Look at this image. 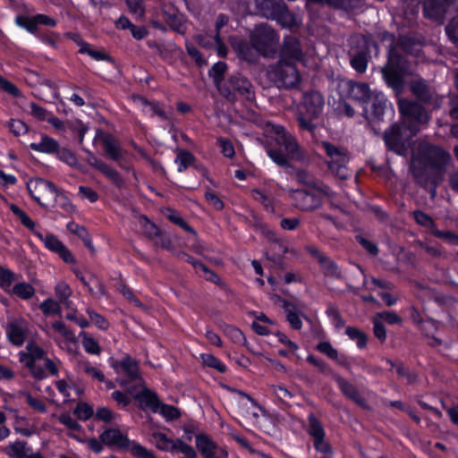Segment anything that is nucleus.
Returning <instances> with one entry per match:
<instances>
[{
	"label": "nucleus",
	"mask_w": 458,
	"mask_h": 458,
	"mask_svg": "<svg viewBox=\"0 0 458 458\" xmlns=\"http://www.w3.org/2000/svg\"><path fill=\"white\" fill-rule=\"evenodd\" d=\"M225 87L232 92L231 98H227L230 100L234 98V93L240 94L248 100H252L254 98L251 83L245 77L240 74L232 76L228 81V85H225Z\"/></svg>",
	"instance_id": "21"
},
{
	"label": "nucleus",
	"mask_w": 458,
	"mask_h": 458,
	"mask_svg": "<svg viewBox=\"0 0 458 458\" xmlns=\"http://www.w3.org/2000/svg\"><path fill=\"white\" fill-rule=\"evenodd\" d=\"M411 92L421 101L429 103L432 99V94L426 82L422 80H417L411 84Z\"/></svg>",
	"instance_id": "36"
},
{
	"label": "nucleus",
	"mask_w": 458,
	"mask_h": 458,
	"mask_svg": "<svg viewBox=\"0 0 458 458\" xmlns=\"http://www.w3.org/2000/svg\"><path fill=\"white\" fill-rule=\"evenodd\" d=\"M314 188L318 191V194L308 191H291V197L298 208L303 211L313 210L321 205L323 195H329V189L325 185L314 184Z\"/></svg>",
	"instance_id": "9"
},
{
	"label": "nucleus",
	"mask_w": 458,
	"mask_h": 458,
	"mask_svg": "<svg viewBox=\"0 0 458 458\" xmlns=\"http://www.w3.org/2000/svg\"><path fill=\"white\" fill-rule=\"evenodd\" d=\"M46 356V351L34 340L27 343L24 350L18 352L19 361L30 371L36 379H44L47 372L38 364L40 360Z\"/></svg>",
	"instance_id": "5"
},
{
	"label": "nucleus",
	"mask_w": 458,
	"mask_h": 458,
	"mask_svg": "<svg viewBox=\"0 0 458 458\" xmlns=\"http://www.w3.org/2000/svg\"><path fill=\"white\" fill-rule=\"evenodd\" d=\"M321 147L328 157L327 165L332 174L341 180L348 179L352 173L347 167L349 156L346 149L337 148L327 141L322 142Z\"/></svg>",
	"instance_id": "7"
},
{
	"label": "nucleus",
	"mask_w": 458,
	"mask_h": 458,
	"mask_svg": "<svg viewBox=\"0 0 458 458\" xmlns=\"http://www.w3.org/2000/svg\"><path fill=\"white\" fill-rule=\"evenodd\" d=\"M15 23L25 30H27L30 33H35L37 30V22L35 21V16L27 17L24 15H17L15 17Z\"/></svg>",
	"instance_id": "55"
},
{
	"label": "nucleus",
	"mask_w": 458,
	"mask_h": 458,
	"mask_svg": "<svg viewBox=\"0 0 458 458\" xmlns=\"http://www.w3.org/2000/svg\"><path fill=\"white\" fill-rule=\"evenodd\" d=\"M301 57L302 53L300 42L295 38H286L284 42L280 59L293 63V61H301Z\"/></svg>",
	"instance_id": "25"
},
{
	"label": "nucleus",
	"mask_w": 458,
	"mask_h": 458,
	"mask_svg": "<svg viewBox=\"0 0 458 458\" xmlns=\"http://www.w3.org/2000/svg\"><path fill=\"white\" fill-rule=\"evenodd\" d=\"M98 141L102 143L105 152L110 159L119 161L122 158L123 153L120 145L111 134L97 130L93 144Z\"/></svg>",
	"instance_id": "19"
},
{
	"label": "nucleus",
	"mask_w": 458,
	"mask_h": 458,
	"mask_svg": "<svg viewBox=\"0 0 458 458\" xmlns=\"http://www.w3.org/2000/svg\"><path fill=\"white\" fill-rule=\"evenodd\" d=\"M267 131L271 134V140L279 147V148L274 147L272 142L266 146L267 154L275 164L279 166H289V158L294 160L302 158L296 139L283 126L269 123L267 125Z\"/></svg>",
	"instance_id": "2"
},
{
	"label": "nucleus",
	"mask_w": 458,
	"mask_h": 458,
	"mask_svg": "<svg viewBox=\"0 0 458 458\" xmlns=\"http://www.w3.org/2000/svg\"><path fill=\"white\" fill-rule=\"evenodd\" d=\"M317 350L324 354H326L328 358L336 360L338 362H343L339 358L338 352L335 348L332 346L329 342H321L318 344Z\"/></svg>",
	"instance_id": "59"
},
{
	"label": "nucleus",
	"mask_w": 458,
	"mask_h": 458,
	"mask_svg": "<svg viewBox=\"0 0 458 458\" xmlns=\"http://www.w3.org/2000/svg\"><path fill=\"white\" fill-rule=\"evenodd\" d=\"M384 140L388 149L398 155H403L405 152V142L402 133V128L399 124H393L385 131Z\"/></svg>",
	"instance_id": "20"
},
{
	"label": "nucleus",
	"mask_w": 458,
	"mask_h": 458,
	"mask_svg": "<svg viewBox=\"0 0 458 458\" xmlns=\"http://www.w3.org/2000/svg\"><path fill=\"white\" fill-rule=\"evenodd\" d=\"M345 334L352 341H356V344L360 349L364 348L367 345V335L360 329L354 327H347Z\"/></svg>",
	"instance_id": "49"
},
{
	"label": "nucleus",
	"mask_w": 458,
	"mask_h": 458,
	"mask_svg": "<svg viewBox=\"0 0 458 458\" xmlns=\"http://www.w3.org/2000/svg\"><path fill=\"white\" fill-rule=\"evenodd\" d=\"M424 15L437 21H442L445 8L436 0H427L424 4Z\"/></svg>",
	"instance_id": "35"
},
{
	"label": "nucleus",
	"mask_w": 458,
	"mask_h": 458,
	"mask_svg": "<svg viewBox=\"0 0 458 458\" xmlns=\"http://www.w3.org/2000/svg\"><path fill=\"white\" fill-rule=\"evenodd\" d=\"M47 334L61 349L68 352H75L77 345L76 337L64 322L55 321L52 323Z\"/></svg>",
	"instance_id": "12"
},
{
	"label": "nucleus",
	"mask_w": 458,
	"mask_h": 458,
	"mask_svg": "<svg viewBox=\"0 0 458 458\" xmlns=\"http://www.w3.org/2000/svg\"><path fill=\"white\" fill-rule=\"evenodd\" d=\"M44 315H56L61 312L60 302L52 298H47L40 303L39 306Z\"/></svg>",
	"instance_id": "50"
},
{
	"label": "nucleus",
	"mask_w": 458,
	"mask_h": 458,
	"mask_svg": "<svg viewBox=\"0 0 458 458\" xmlns=\"http://www.w3.org/2000/svg\"><path fill=\"white\" fill-rule=\"evenodd\" d=\"M283 0H254L256 13L267 18L273 19L276 12L283 7Z\"/></svg>",
	"instance_id": "26"
},
{
	"label": "nucleus",
	"mask_w": 458,
	"mask_h": 458,
	"mask_svg": "<svg viewBox=\"0 0 458 458\" xmlns=\"http://www.w3.org/2000/svg\"><path fill=\"white\" fill-rule=\"evenodd\" d=\"M252 198L262 204L267 211H275V199L267 190L254 189L251 191Z\"/></svg>",
	"instance_id": "34"
},
{
	"label": "nucleus",
	"mask_w": 458,
	"mask_h": 458,
	"mask_svg": "<svg viewBox=\"0 0 458 458\" xmlns=\"http://www.w3.org/2000/svg\"><path fill=\"white\" fill-rule=\"evenodd\" d=\"M413 217H414L415 221L417 222V224H419L422 226L430 228L431 231L433 229H435V227H436L435 223H434L433 219L431 218V216H429L428 214H426L420 210H415L413 212Z\"/></svg>",
	"instance_id": "63"
},
{
	"label": "nucleus",
	"mask_w": 458,
	"mask_h": 458,
	"mask_svg": "<svg viewBox=\"0 0 458 458\" xmlns=\"http://www.w3.org/2000/svg\"><path fill=\"white\" fill-rule=\"evenodd\" d=\"M137 398L141 403H144L146 407L150 409L153 412H157V408H158V405L161 402L154 392L150 391L149 389L143 388L141 393L137 394Z\"/></svg>",
	"instance_id": "39"
},
{
	"label": "nucleus",
	"mask_w": 458,
	"mask_h": 458,
	"mask_svg": "<svg viewBox=\"0 0 458 458\" xmlns=\"http://www.w3.org/2000/svg\"><path fill=\"white\" fill-rule=\"evenodd\" d=\"M387 99L382 92L375 91L371 95L369 103L362 108V114L369 122L381 121L386 107Z\"/></svg>",
	"instance_id": "13"
},
{
	"label": "nucleus",
	"mask_w": 458,
	"mask_h": 458,
	"mask_svg": "<svg viewBox=\"0 0 458 458\" xmlns=\"http://www.w3.org/2000/svg\"><path fill=\"white\" fill-rule=\"evenodd\" d=\"M138 225L140 226V232L144 233L147 237L153 239L158 235V228L152 222H150L145 216H139Z\"/></svg>",
	"instance_id": "43"
},
{
	"label": "nucleus",
	"mask_w": 458,
	"mask_h": 458,
	"mask_svg": "<svg viewBox=\"0 0 458 458\" xmlns=\"http://www.w3.org/2000/svg\"><path fill=\"white\" fill-rule=\"evenodd\" d=\"M303 114H300L298 120L300 126L307 131H313L314 124L312 120L318 117L324 107V98L318 91L307 92L302 99Z\"/></svg>",
	"instance_id": "8"
},
{
	"label": "nucleus",
	"mask_w": 458,
	"mask_h": 458,
	"mask_svg": "<svg viewBox=\"0 0 458 458\" xmlns=\"http://www.w3.org/2000/svg\"><path fill=\"white\" fill-rule=\"evenodd\" d=\"M195 445L203 458H227L225 449L216 444L208 436L199 434L195 437Z\"/></svg>",
	"instance_id": "15"
},
{
	"label": "nucleus",
	"mask_w": 458,
	"mask_h": 458,
	"mask_svg": "<svg viewBox=\"0 0 458 458\" xmlns=\"http://www.w3.org/2000/svg\"><path fill=\"white\" fill-rule=\"evenodd\" d=\"M226 70V64L224 62H217L216 63L209 73L213 77L214 81L220 91V93L225 96V98H231L232 92L229 89L225 87V84L224 85L222 83L224 73Z\"/></svg>",
	"instance_id": "28"
},
{
	"label": "nucleus",
	"mask_w": 458,
	"mask_h": 458,
	"mask_svg": "<svg viewBox=\"0 0 458 458\" xmlns=\"http://www.w3.org/2000/svg\"><path fill=\"white\" fill-rule=\"evenodd\" d=\"M30 334V323L21 317L11 318L5 326L6 338L14 346H21Z\"/></svg>",
	"instance_id": "11"
},
{
	"label": "nucleus",
	"mask_w": 458,
	"mask_h": 458,
	"mask_svg": "<svg viewBox=\"0 0 458 458\" xmlns=\"http://www.w3.org/2000/svg\"><path fill=\"white\" fill-rule=\"evenodd\" d=\"M86 313L89 315L91 322L99 329L105 330L108 328L109 323L102 315L98 314L91 308H87Z\"/></svg>",
	"instance_id": "60"
},
{
	"label": "nucleus",
	"mask_w": 458,
	"mask_h": 458,
	"mask_svg": "<svg viewBox=\"0 0 458 458\" xmlns=\"http://www.w3.org/2000/svg\"><path fill=\"white\" fill-rule=\"evenodd\" d=\"M30 148L37 152L45 154H55L58 150L59 143L47 135H42L39 142H32Z\"/></svg>",
	"instance_id": "29"
},
{
	"label": "nucleus",
	"mask_w": 458,
	"mask_h": 458,
	"mask_svg": "<svg viewBox=\"0 0 458 458\" xmlns=\"http://www.w3.org/2000/svg\"><path fill=\"white\" fill-rule=\"evenodd\" d=\"M55 155L59 160L67 164L70 166L75 167L78 165V159L76 156L68 148H58V150L55 152Z\"/></svg>",
	"instance_id": "52"
},
{
	"label": "nucleus",
	"mask_w": 458,
	"mask_h": 458,
	"mask_svg": "<svg viewBox=\"0 0 458 458\" xmlns=\"http://www.w3.org/2000/svg\"><path fill=\"white\" fill-rule=\"evenodd\" d=\"M397 105L403 117L411 119L421 124L428 122L429 115L428 112L419 103L405 98H400Z\"/></svg>",
	"instance_id": "14"
},
{
	"label": "nucleus",
	"mask_w": 458,
	"mask_h": 458,
	"mask_svg": "<svg viewBox=\"0 0 458 458\" xmlns=\"http://www.w3.org/2000/svg\"><path fill=\"white\" fill-rule=\"evenodd\" d=\"M55 294L58 301H66L72 295V290L65 281L60 280L55 285Z\"/></svg>",
	"instance_id": "47"
},
{
	"label": "nucleus",
	"mask_w": 458,
	"mask_h": 458,
	"mask_svg": "<svg viewBox=\"0 0 458 458\" xmlns=\"http://www.w3.org/2000/svg\"><path fill=\"white\" fill-rule=\"evenodd\" d=\"M10 293L16 295L22 300H29L34 295L35 289L30 284L26 282H21L15 284L11 288Z\"/></svg>",
	"instance_id": "41"
},
{
	"label": "nucleus",
	"mask_w": 458,
	"mask_h": 458,
	"mask_svg": "<svg viewBox=\"0 0 458 458\" xmlns=\"http://www.w3.org/2000/svg\"><path fill=\"white\" fill-rule=\"evenodd\" d=\"M309 420V433L312 438H325V430L321 422L313 415L310 414L308 417Z\"/></svg>",
	"instance_id": "44"
},
{
	"label": "nucleus",
	"mask_w": 458,
	"mask_h": 458,
	"mask_svg": "<svg viewBox=\"0 0 458 458\" xmlns=\"http://www.w3.org/2000/svg\"><path fill=\"white\" fill-rule=\"evenodd\" d=\"M66 228L69 232H71L73 234H76L80 239H81L83 243L85 244V246L88 249H89L90 250H93V244H92L91 237L85 227H83L74 222H69L66 225Z\"/></svg>",
	"instance_id": "38"
},
{
	"label": "nucleus",
	"mask_w": 458,
	"mask_h": 458,
	"mask_svg": "<svg viewBox=\"0 0 458 458\" xmlns=\"http://www.w3.org/2000/svg\"><path fill=\"white\" fill-rule=\"evenodd\" d=\"M166 216L169 220L175 225H179L187 232H191L193 234H196V232L192 229V227H191L176 211L168 209Z\"/></svg>",
	"instance_id": "62"
},
{
	"label": "nucleus",
	"mask_w": 458,
	"mask_h": 458,
	"mask_svg": "<svg viewBox=\"0 0 458 458\" xmlns=\"http://www.w3.org/2000/svg\"><path fill=\"white\" fill-rule=\"evenodd\" d=\"M157 410V413H159L167 421L177 420L181 416V412L177 408L173 405L163 403L162 402L159 403Z\"/></svg>",
	"instance_id": "46"
},
{
	"label": "nucleus",
	"mask_w": 458,
	"mask_h": 458,
	"mask_svg": "<svg viewBox=\"0 0 458 458\" xmlns=\"http://www.w3.org/2000/svg\"><path fill=\"white\" fill-rule=\"evenodd\" d=\"M311 253L320 264L326 276L333 278L341 277V271L333 260H331L318 250H312Z\"/></svg>",
	"instance_id": "27"
},
{
	"label": "nucleus",
	"mask_w": 458,
	"mask_h": 458,
	"mask_svg": "<svg viewBox=\"0 0 458 458\" xmlns=\"http://www.w3.org/2000/svg\"><path fill=\"white\" fill-rule=\"evenodd\" d=\"M199 358L204 366L212 368L221 373L226 370V366L211 353H201Z\"/></svg>",
	"instance_id": "45"
},
{
	"label": "nucleus",
	"mask_w": 458,
	"mask_h": 458,
	"mask_svg": "<svg viewBox=\"0 0 458 458\" xmlns=\"http://www.w3.org/2000/svg\"><path fill=\"white\" fill-rule=\"evenodd\" d=\"M10 209L15 215L21 224L37 236L48 250L56 253L67 264L75 263L72 253L67 247L53 233L44 235L37 227L36 223L30 216L15 204L10 205Z\"/></svg>",
	"instance_id": "4"
},
{
	"label": "nucleus",
	"mask_w": 458,
	"mask_h": 458,
	"mask_svg": "<svg viewBox=\"0 0 458 458\" xmlns=\"http://www.w3.org/2000/svg\"><path fill=\"white\" fill-rule=\"evenodd\" d=\"M195 39L199 45H201L204 47H210L214 46L219 56H224L226 55V47L223 43L221 37L218 35L209 37L208 39H206V37L202 35H198L196 36Z\"/></svg>",
	"instance_id": "32"
},
{
	"label": "nucleus",
	"mask_w": 458,
	"mask_h": 458,
	"mask_svg": "<svg viewBox=\"0 0 458 458\" xmlns=\"http://www.w3.org/2000/svg\"><path fill=\"white\" fill-rule=\"evenodd\" d=\"M99 439L106 445L122 450L129 451L132 445V441L118 428H106L100 434Z\"/></svg>",
	"instance_id": "16"
},
{
	"label": "nucleus",
	"mask_w": 458,
	"mask_h": 458,
	"mask_svg": "<svg viewBox=\"0 0 458 458\" xmlns=\"http://www.w3.org/2000/svg\"><path fill=\"white\" fill-rule=\"evenodd\" d=\"M151 441L157 449L172 454L177 453L181 449V445L186 444L180 438L173 439L160 431L151 434Z\"/></svg>",
	"instance_id": "22"
},
{
	"label": "nucleus",
	"mask_w": 458,
	"mask_h": 458,
	"mask_svg": "<svg viewBox=\"0 0 458 458\" xmlns=\"http://www.w3.org/2000/svg\"><path fill=\"white\" fill-rule=\"evenodd\" d=\"M450 160L448 152L426 141H420L412 153L411 170L413 177L424 188H430L432 198L444 179Z\"/></svg>",
	"instance_id": "1"
},
{
	"label": "nucleus",
	"mask_w": 458,
	"mask_h": 458,
	"mask_svg": "<svg viewBox=\"0 0 458 458\" xmlns=\"http://www.w3.org/2000/svg\"><path fill=\"white\" fill-rule=\"evenodd\" d=\"M17 276L8 268L0 266V287L7 293H11L12 284Z\"/></svg>",
	"instance_id": "42"
},
{
	"label": "nucleus",
	"mask_w": 458,
	"mask_h": 458,
	"mask_svg": "<svg viewBox=\"0 0 458 458\" xmlns=\"http://www.w3.org/2000/svg\"><path fill=\"white\" fill-rule=\"evenodd\" d=\"M267 74L277 87L291 89L298 86L301 82V75L295 65L292 62L281 59L276 64L267 68Z\"/></svg>",
	"instance_id": "6"
},
{
	"label": "nucleus",
	"mask_w": 458,
	"mask_h": 458,
	"mask_svg": "<svg viewBox=\"0 0 458 458\" xmlns=\"http://www.w3.org/2000/svg\"><path fill=\"white\" fill-rule=\"evenodd\" d=\"M111 366L117 375H124L131 381L141 383L139 364L131 357L124 356L121 360L113 361Z\"/></svg>",
	"instance_id": "17"
},
{
	"label": "nucleus",
	"mask_w": 458,
	"mask_h": 458,
	"mask_svg": "<svg viewBox=\"0 0 458 458\" xmlns=\"http://www.w3.org/2000/svg\"><path fill=\"white\" fill-rule=\"evenodd\" d=\"M326 313H327L331 324L335 327H336L337 329H340L344 326V321L342 316L340 315L338 310L335 307H334L332 305L328 306Z\"/></svg>",
	"instance_id": "61"
},
{
	"label": "nucleus",
	"mask_w": 458,
	"mask_h": 458,
	"mask_svg": "<svg viewBox=\"0 0 458 458\" xmlns=\"http://www.w3.org/2000/svg\"><path fill=\"white\" fill-rule=\"evenodd\" d=\"M27 188L30 196L40 206H46L45 201L55 199L58 194L57 188L51 182L42 178L30 180Z\"/></svg>",
	"instance_id": "10"
},
{
	"label": "nucleus",
	"mask_w": 458,
	"mask_h": 458,
	"mask_svg": "<svg viewBox=\"0 0 458 458\" xmlns=\"http://www.w3.org/2000/svg\"><path fill=\"white\" fill-rule=\"evenodd\" d=\"M282 307L291 327L293 329H301L302 327L301 317L303 316V310L305 309L304 303L282 301Z\"/></svg>",
	"instance_id": "23"
},
{
	"label": "nucleus",
	"mask_w": 458,
	"mask_h": 458,
	"mask_svg": "<svg viewBox=\"0 0 458 458\" xmlns=\"http://www.w3.org/2000/svg\"><path fill=\"white\" fill-rule=\"evenodd\" d=\"M98 170L106 175L115 185L119 187L123 185V181L119 173L105 162H103Z\"/></svg>",
	"instance_id": "48"
},
{
	"label": "nucleus",
	"mask_w": 458,
	"mask_h": 458,
	"mask_svg": "<svg viewBox=\"0 0 458 458\" xmlns=\"http://www.w3.org/2000/svg\"><path fill=\"white\" fill-rule=\"evenodd\" d=\"M383 77L389 87L400 92L403 87V78L401 68L395 65L394 57L391 55L388 63L382 69Z\"/></svg>",
	"instance_id": "18"
},
{
	"label": "nucleus",
	"mask_w": 458,
	"mask_h": 458,
	"mask_svg": "<svg viewBox=\"0 0 458 458\" xmlns=\"http://www.w3.org/2000/svg\"><path fill=\"white\" fill-rule=\"evenodd\" d=\"M272 20L276 21L283 27L290 28V29L299 26V24L301 22V21L297 15H295L294 13H290L288 11V9L284 2H283V7L280 8V10L278 12H276V15L273 17Z\"/></svg>",
	"instance_id": "30"
},
{
	"label": "nucleus",
	"mask_w": 458,
	"mask_h": 458,
	"mask_svg": "<svg viewBox=\"0 0 458 458\" xmlns=\"http://www.w3.org/2000/svg\"><path fill=\"white\" fill-rule=\"evenodd\" d=\"M129 451L135 458H157L152 451L135 441H132Z\"/></svg>",
	"instance_id": "56"
},
{
	"label": "nucleus",
	"mask_w": 458,
	"mask_h": 458,
	"mask_svg": "<svg viewBox=\"0 0 458 458\" xmlns=\"http://www.w3.org/2000/svg\"><path fill=\"white\" fill-rule=\"evenodd\" d=\"M191 263L193 265V267L196 269V271L198 273H201L202 276L207 280L211 281V282H213L215 284L220 283V278L218 277V276L216 275L210 269H208L205 265H203V264H201L199 262H195V261H191Z\"/></svg>",
	"instance_id": "58"
},
{
	"label": "nucleus",
	"mask_w": 458,
	"mask_h": 458,
	"mask_svg": "<svg viewBox=\"0 0 458 458\" xmlns=\"http://www.w3.org/2000/svg\"><path fill=\"white\" fill-rule=\"evenodd\" d=\"M348 96L358 101L362 107L369 103L373 92L369 90V87L364 82H354L349 81L346 82Z\"/></svg>",
	"instance_id": "24"
},
{
	"label": "nucleus",
	"mask_w": 458,
	"mask_h": 458,
	"mask_svg": "<svg viewBox=\"0 0 458 458\" xmlns=\"http://www.w3.org/2000/svg\"><path fill=\"white\" fill-rule=\"evenodd\" d=\"M193 159L194 157L191 153L180 150L175 158V163L178 165V172L182 173L186 170L191 165Z\"/></svg>",
	"instance_id": "51"
},
{
	"label": "nucleus",
	"mask_w": 458,
	"mask_h": 458,
	"mask_svg": "<svg viewBox=\"0 0 458 458\" xmlns=\"http://www.w3.org/2000/svg\"><path fill=\"white\" fill-rule=\"evenodd\" d=\"M74 414L79 420H87L93 416L94 410L89 403L81 402L76 405Z\"/></svg>",
	"instance_id": "54"
},
{
	"label": "nucleus",
	"mask_w": 458,
	"mask_h": 458,
	"mask_svg": "<svg viewBox=\"0 0 458 458\" xmlns=\"http://www.w3.org/2000/svg\"><path fill=\"white\" fill-rule=\"evenodd\" d=\"M8 127L14 136L24 135L29 131L28 124L20 119H11Z\"/></svg>",
	"instance_id": "57"
},
{
	"label": "nucleus",
	"mask_w": 458,
	"mask_h": 458,
	"mask_svg": "<svg viewBox=\"0 0 458 458\" xmlns=\"http://www.w3.org/2000/svg\"><path fill=\"white\" fill-rule=\"evenodd\" d=\"M352 67L359 72H364L368 67L367 55L363 51L355 54L351 59Z\"/></svg>",
	"instance_id": "53"
},
{
	"label": "nucleus",
	"mask_w": 458,
	"mask_h": 458,
	"mask_svg": "<svg viewBox=\"0 0 458 458\" xmlns=\"http://www.w3.org/2000/svg\"><path fill=\"white\" fill-rule=\"evenodd\" d=\"M78 369L85 373L89 377L99 382L105 381V375L97 367L93 366L88 360H80L77 364Z\"/></svg>",
	"instance_id": "37"
},
{
	"label": "nucleus",
	"mask_w": 458,
	"mask_h": 458,
	"mask_svg": "<svg viewBox=\"0 0 458 458\" xmlns=\"http://www.w3.org/2000/svg\"><path fill=\"white\" fill-rule=\"evenodd\" d=\"M30 114L38 121H47L50 115L44 107L34 102L30 103Z\"/></svg>",
	"instance_id": "64"
},
{
	"label": "nucleus",
	"mask_w": 458,
	"mask_h": 458,
	"mask_svg": "<svg viewBox=\"0 0 458 458\" xmlns=\"http://www.w3.org/2000/svg\"><path fill=\"white\" fill-rule=\"evenodd\" d=\"M81 344L86 352L98 355L101 352V347L98 342L86 332H81Z\"/></svg>",
	"instance_id": "40"
},
{
	"label": "nucleus",
	"mask_w": 458,
	"mask_h": 458,
	"mask_svg": "<svg viewBox=\"0 0 458 458\" xmlns=\"http://www.w3.org/2000/svg\"><path fill=\"white\" fill-rule=\"evenodd\" d=\"M250 40L252 47L244 42L233 45L238 55L248 62L254 61V50L263 55H269L271 53H274L279 37L270 26L261 23L255 28Z\"/></svg>",
	"instance_id": "3"
},
{
	"label": "nucleus",
	"mask_w": 458,
	"mask_h": 458,
	"mask_svg": "<svg viewBox=\"0 0 458 458\" xmlns=\"http://www.w3.org/2000/svg\"><path fill=\"white\" fill-rule=\"evenodd\" d=\"M77 45L80 47L79 52L81 54H87L96 61H107L109 60L108 55L102 49H93L90 45L81 39L80 37L74 38Z\"/></svg>",
	"instance_id": "31"
},
{
	"label": "nucleus",
	"mask_w": 458,
	"mask_h": 458,
	"mask_svg": "<svg viewBox=\"0 0 458 458\" xmlns=\"http://www.w3.org/2000/svg\"><path fill=\"white\" fill-rule=\"evenodd\" d=\"M31 448L24 441L10 442L4 446V452L10 458H24L26 453L30 452Z\"/></svg>",
	"instance_id": "33"
}]
</instances>
